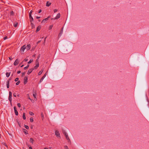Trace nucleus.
<instances>
[{"label":"nucleus","instance_id":"ea45409f","mask_svg":"<svg viewBox=\"0 0 149 149\" xmlns=\"http://www.w3.org/2000/svg\"><path fill=\"white\" fill-rule=\"evenodd\" d=\"M58 10L57 9H55L54 10V13L56 12Z\"/></svg>","mask_w":149,"mask_h":149},{"label":"nucleus","instance_id":"ddd939ff","mask_svg":"<svg viewBox=\"0 0 149 149\" xmlns=\"http://www.w3.org/2000/svg\"><path fill=\"white\" fill-rule=\"evenodd\" d=\"M29 17L30 21L31 22L33 20V17H32L31 15L29 16Z\"/></svg>","mask_w":149,"mask_h":149},{"label":"nucleus","instance_id":"680f3d73","mask_svg":"<svg viewBox=\"0 0 149 149\" xmlns=\"http://www.w3.org/2000/svg\"><path fill=\"white\" fill-rule=\"evenodd\" d=\"M17 96H19V94H18L17 95Z\"/></svg>","mask_w":149,"mask_h":149},{"label":"nucleus","instance_id":"c03bdc74","mask_svg":"<svg viewBox=\"0 0 149 149\" xmlns=\"http://www.w3.org/2000/svg\"><path fill=\"white\" fill-rule=\"evenodd\" d=\"M13 11H12L10 12V14L11 15H13Z\"/></svg>","mask_w":149,"mask_h":149},{"label":"nucleus","instance_id":"f8f14e48","mask_svg":"<svg viewBox=\"0 0 149 149\" xmlns=\"http://www.w3.org/2000/svg\"><path fill=\"white\" fill-rule=\"evenodd\" d=\"M51 3L49 2V1H48L47 2V3H46V6L47 7H49V6H50V5H51Z\"/></svg>","mask_w":149,"mask_h":149},{"label":"nucleus","instance_id":"9d476101","mask_svg":"<svg viewBox=\"0 0 149 149\" xmlns=\"http://www.w3.org/2000/svg\"><path fill=\"white\" fill-rule=\"evenodd\" d=\"M37 63L36 64V65L33 68H32V69H37L38 67L39 66V63Z\"/></svg>","mask_w":149,"mask_h":149},{"label":"nucleus","instance_id":"c85d7f7f","mask_svg":"<svg viewBox=\"0 0 149 149\" xmlns=\"http://www.w3.org/2000/svg\"><path fill=\"white\" fill-rule=\"evenodd\" d=\"M29 66V65H28L27 66L25 67L24 68V69L25 70L26 69H27L28 68Z\"/></svg>","mask_w":149,"mask_h":149},{"label":"nucleus","instance_id":"72a5a7b5","mask_svg":"<svg viewBox=\"0 0 149 149\" xmlns=\"http://www.w3.org/2000/svg\"><path fill=\"white\" fill-rule=\"evenodd\" d=\"M63 133L65 135V134H67L64 130H63Z\"/></svg>","mask_w":149,"mask_h":149},{"label":"nucleus","instance_id":"37998d69","mask_svg":"<svg viewBox=\"0 0 149 149\" xmlns=\"http://www.w3.org/2000/svg\"><path fill=\"white\" fill-rule=\"evenodd\" d=\"M52 27H53V26L52 25H50V26H49V29H51L52 28Z\"/></svg>","mask_w":149,"mask_h":149},{"label":"nucleus","instance_id":"7ed1b4c3","mask_svg":"<svg viewBox=\"0 0 149 149\" xmlns=\"http://www.w3.org/2000/svg\"><path fill=\"white\" fill-rule=\"evenodd\" d=\"M55 134L56 136L58 137H59L60 138V135L59 134V132L57 130H56L55 131Z\"/></svg>","mask_w":149,"mask_h":149},{"label":"nucleus","instance_id":"de8ad7c7","mask_svg":"<svg viewBox=\"0 0 149 149\" xmlns=\"http://www.w3.org/2000/svg\"><path fill=\"white\" fill-rule=\"evenodd\" d=\"M13 96L15 97H16V94L15 93H14L13 94Z\"/></svg>","mask_w":149,"mask_h":149},{"label":"nucleus","instance_id":"09e8293b","mask_svg":"<svg viewBox=\"0 0 149 149\" xmlns=\"http://www.w3.org/2000/svg\"><path fill=\"white\" fill-rule=\"evenodd\" d=\"M47 74V72H46V73L44 75V76H44L45 77H46V76Z\"/></svg>","mask_w":149,"mask_h":149},{"label":"nucleus","instance_id":"58836bf2","mask_svg":"<svg viewBox=\"0 0 149 149\" xmlns=\"http://www.w3.org/2000/svg\"><path fill=\"white\" fill-rule=\"evenodd\" d=\"M7 38H8V37H7V36H5V37H4V38H3V39H4V40H6V39H7Z\"/></svg>","mask_w":149,"mask_h":149},{"label":"nucleus","instance_id":"a211bd4d","mask_svg":"<svg viewBox=\"0 0 149 149\" xmlns=\"http://www.w3.org/2000/svg\"><path fill=\"white\" fill-rule=\"evenodd\" d=\"M45 77L43 76L42 78H41V79H40V81H39V83H40L43 80V79L45 78Z\"/></svg>","mask_w":149,"mask_h":149},{"label":"nucleus","instance_id":"0eeeda50","mask_svg":"<svg viewBox=\"0 0 149 149\" xmlns=\"http://www.w3.org/2000/svg\"><path fill=\"white\" fill-rule=\"evenodd\" d=\"M26 49V45H24L21 48V51L23 52L24 51V50Z\"/></svg>","mask_w":149,"mask_h":149},{"label":"nucleus","instance_id":"4468645a","mask_svg":"<svg viewBox=\"0 0 149 149\" xmlns=\"http://www.w3.org/2000/svg\"><path fill=\"white\" fill-rule=\"evenodd\" d=\"M41 26H38L36 30V32L38 31L40 29Z\"/></svg>","mask_w":149,"mask_h":149},{"label":"nucleus","instance_id":"393cba45","mask_svg":"<svg viewBox=\"0 0 149 149\" xmlns=\"http://www.w3.org/2000/svg\"><path fill=\"white\" fill-rule=\"evenodd\" d=\"M23 118L24 119V120H25L26 119V116H25V114L24 113H23Z\"/></svg>","mask_w":149,"mask_h":149},{"label":"nucleus","instance_id":"2f4dec72","mask_svg":"<svg viewBox=\"0 0 149 149\" xmlns=\"http://www.w3.org/2000/svg\"><path fill=\"white\" fill-rule=\"evenodd\" d=\"M41 117L42 118V119H43L44 118V115H43V113H41Z\"/></svg>","mask_w":149,"mask_h":149},{"label":"nucleus","instance_id":"6e6552de","mask_svg":"<svg viewBox=\"0 0 149 149\" xmlns=\"http://www.w3.org/2000/svg\"><path fill=\"white\" fill-rule=\"evenodd\" d=\"M14 111H15V115L16 116L18 115V113L17 111V110L16 107H14Z\"/></svg>","mask_w":149,"mask_h":149},{"label":"nucleus","instance_id":"4be33fe9","mask_svg":"<svg viewBox=\"0 0 149 149\" xmlns=\"http://www.w3.org/2000/svg\"><path fill=\"white\" fill-rule=\"evenodd\" d=\"M10 73H8V72H6V76L7 77H9V76H10Z\"/></svg>","mask_w":149,"mask_h":149},{"label":"nucleus","instance_id":"a19ab883","mask_svg":"<svg viewBox=\"0 0 149 149\" xmlns=\"http://www.w3.org/2000/svg\"><path fill=\"white\" fill-rule=\"evenodd\" d=\"M25 74V73L24 72V73H23L22 74V77H23Z\"/></svg>","mask_w":149,"mask_h":149},{"label":"nucleus","instance_id":"473e14b6","mask_svg":"<svg viewBox=\"0 0 149 149\" xmlns=\"http://www.w3.org/2000/svg\"><path fill=\"white\" fill-rule=\"evenodd\" d=\"M29 114L31 115H34V113L31 112H29Z\"/></svg>","mask_w":149,"mask_h":149},{"label":"nucleus","instance_id":"bf43d9fd","mask_svg":"<svg viewBox=\"0 0 149 149\" xmlns=\"http://www.w3.org/2000/svg\"><path fill=\"white\" fill-rule=\"evenodd\" d=\"M44 149H48V148H44Z\"/></svg>","mask_w":149,"mask_h":149},{"label":"nucleus","instance_id":"3c124183","mask_svg":"<svg viewBox=\"0 0 149 149\" xmlns=\"http://www.w3.org/2000/svg\"><path fill=\"white\" fill-rule=\"evenodd\" d=\"M29 149H32V148L31 147V146H30V147H29Z\"/></svg>","mask_w":149,"mask_h":149},{"label":"nucleus","instance_id":"a18cd8bd","mask_svg":"<svg viewBox=\"0 0 149 149\" xmlns=\"http://www.w3.org/2000/svg\"><path fill=\"white\" fill-rule=\"evenodd\" d=\"M47 38V37H45L44 39V44L45 42V41H46V38Z\"/></svg>","mask_w":149,"mask_h":149},{"label":"nucleus","instance_id":"4d7b16f0","mask_svg":"<svg viewBox=\"0 0 149 149\" xmlns=\"http://www.w3.org/2000/svg\"><path fill=\"white\" fill-rule=\"evenodd\" d=\"M41 41L40 40V41H38L37 42V43H40V42Z\"/></svg>","mask_w":149,"mask_h":149},{"label":"nucleus","instance_id":"1a4fd4ad","mask_svg":"<svg viewBox=\"0 0 149 149\" xmlns=\"http://www.w3.org/2000/svg\"><path fill=\"white\" fill-rule=\"evenodd\" d=\"M33 95L35 98V100H37V98H36V92L33 91Z\"/></svg>","mask_w":149,"mask_h":149},{"label":"nucleus","instance_id":"8fccbe9b","mask_svg":"<svg viewBox=\"0 0 149 149\" xmlns=\"http://www.w3.org/2000/svg\"><path fill=\"white\" fill-rule=\"evenodd\" d=\"M21 72V71H17V73L19 74Z\"/></svg>","mask_w":149,"mask_h":149},{"label":"nucleus","instance_id":"13d9d810","mask_svg":"<svg viewBox=\"0 0 149 149\" xmlns=\"http://www.w3.org/2000/svg\"><path fill=\"white\" fill-rule=\"evenodd\" d=\"M32 56H33V57H35V55H33Z\"/></svg>","mask_w":149,"mask_h":149},{"label":"nucleus","instance_id":"603ef678","mask_svg":"<svg viewBox=\"0 0 149 149\" xmlns=\"http://www.w3.org/2000/svg\"><path fill=\"white\" fill-rule=\"evenodd\" d=\"M40 18V17L37 16V17H36V18H37V19H39V18Z\"/></svg>","mask_w":149,"mask_h":149},{"label":"nucleus","instance_id":"79ce46f5","mask_svg":"<svg viewBox=\"0 0 149 149\" xmlns=\"http://www.w3.org/2000/svg\"><path fill=\"white\" fill-rule=\"evenodd\" d=\"M17 105L19 107H20V104L19 103L17 104Z\"/></svg>","mask_w":149,"mask_h":149},{"label":"nucleus","instance_id":"412c9836","mask_svg":"<svg viewBox=\"0 0 149 149\" xmlns=\"http://www.w3.org/2000/svg\"><path fill=\"white\" fill-rule=\"evenodd\" d=\"M28 60V59H27L26 58H25V59H24V60L22 61V62L20 64H20H21L22 63H23L24 61V62H26Z\"/></svg>","mask_w":149,"mask_h":149},{"label":"nucleus","instance_id":"864d4df0","mask_svg":"<svg viewBox=\"0 0 149 149\" xmlns=\"http://www.w3.org/2000/svg\"><path fill=\"white\" fill-rule=\"evenodd\" d=\"M28 99L31 100V101H32V100L30 98L29 96L28 97Z\"/></svg>","mask_w":149,"mask_h":149},{"label":"nucleus","instance_id":"9b49d317","mask_svg":"<svg viewBox=\"0 0 149 149\" xmlns=\"http://www.w3.org/2000/svg\"><path fill=\"white\" fill-rule=\"evenodd\" d=\"M34 70V69H31L29 70L28 71L27 74H30V73H31L33 71V70Z\"/></svg>","mask_w":149,"mask_h":149},{"label":"nucleus","instance_id":"7c9ffc66","mask_svg":"<svg viewBox=\"0 0 149 149\" xmlns=\"http://www.w3.org/2000/svg\"><path fill=\"white\" fill-rule=\"evenodd\" d=\"M24 127H25L27 129H29V127L28 126L26 125H24Z\"/></svg>","mask_w":149,"mask_h":149},{"label":"nucleus","instance_id":"5fc2aeb1","mask_svg":"<svg viewBox=\"0 0 149 149\" xmlns=\"http://www.w3.org/2000/svg\"><path fill=\"white\" fill-rule=\"evenodd\" d=\"M50 16H49L47 18H47V20H48L50 18Z\"/></svg>","mask_w":149,"mask_h":149},{"label":"nucleus","instance_id":"aec40b11","mask_svg":"<svg viewBox=\"0 0 149 149\" xmlns=\"http://www.w3.org/2000/svg\"><path fill=\"white\" fill-rule=\"evenodd\" d=\"M65 137H66V139L68 140H69V141L70 140L69 138V137L68 136V135L67 134H65Z\"/></svg>","mask_w":149,"mask_h":149},{"label":"nucleus","instance_id":"c756f323","mask_svg":"<svg viewBox=\"0 0 149 149\" xmlns=\"http://www.w3.org/2000/svg\"><path fill=\"white\" fill-rule=\"evenodd\" d=\"M2 144L4 145L7 148H8V146L7 145V144L4 142H3L2 143Z\"/></svg>","mask_w":149,"mask_h":149},{"label":"nucleus","instance_id":"b1692460","mask_svg":"<svg viewBox=\"0 0 149 149\" xmlns=\"http://www.w3.org/2000/svg\"><path fill=\"white\" fill-rule=\"evenodd\" d=\"M47 20V18H45V19H44L42 21V22H46Z\"/></svg>","mask_w":149,"mask_h":149},{"label":"nucleus","instance_id":"f3484780","mask_svg":"<svg viewBox=\"0 0 149 149\" xmlns=\"http://www.w3.org/2000/svg\"><path fill=\"white\" fill-rule=\"evenodd\" d=\"M7 87L8 88H9V81H8L7 82Z\"/></svg>","mask_w":149,"mask_h":149},{"label":"nucleus","instance_id":"bb28decb","mask_svg":"<svg viewBox=\"0 0 149 149\" xmlns=\"http://www.w3.org/2000/svg\"><path fill=\"white\" fill-rule=\"evenodd\" d=\"M30 121L31 122H32L33 121V118L32 117H31L30 118Z\"/></svg>","mask_w":149,"mask_h":149},{"label":"nucleus","instance_id":"cd10ccee","mask_svg":"<svg viewBox=\"0 0 149 149\" xmlns=\"http://www.w3.org/2000/svg\"><path fill=\"white\" fill-rule=\"evenodd\" d=\"M17 24H18L16 22V23H15V24H14V26L15 27H16L17 26Z\"/></svg>","mask_w":149,"mask_h":149},{"label":"nucleus","instance_id":"423d86ee","mask_svg":"<svg viewBox=\"0 0 149 149\" xmlns=\"http://www.w3.org/2000/svg\"><path fill=\"white\" fill-rule=\"evenodd\" d=\"M31 48V45L30 44L28 45L27 46L26 45V49L28 51Z\"/></svg>","mask_w":149,"mask_h":149},{"label":"nucleus","instance_id":"f03ea898","mask_svg":"<svg viewBox=\"0 0 149 149\" xmlns=\"http://www.w3.org/2000/svg\"><path fill=\"white\" fill-rule=\"evenodd\" d=\"M60 16H61L60 14L59 13H58L57 14V15L56 16V17L54 18H53L52 19H54V20L58 19L60 17Z\"/></svg>","mask_w":149,"mask_h":149},{"label":"nucleus","instance_id":"6e6d98bb","mask_svg":"<svg viewBox=\"0 0 149 149\" xmlns=\"http://www.w3.org/2000/svg\"><path fill=\"white\" fill-rule=\"evenodd\" d=\"M31 25L33 27V23H32L31 22Z\"/></svg>","mask_w":149,"mask_h":149},{"label":"nucleus","instance_id":"f704fd0d","mask_svg":"<svg viewBox=\"0 0 149 149\" xmlns=\"http://www.w3.org/2000/svg\"><path fill=\"white\" fill-rule=\"evenodd\" d=\"M20 82L19 81H18L16 83V85H19Z\"/></svg>","mask_w":149,"mask_h":149},{"label":"nucleus","instance_id":"6ab92c4d","mask_svg":"<svg viewBox=\"0 0 149 149\" xmlns=\"http://www.w3.org/2000/svg\"><path fill=\"white\" fill-rule=\"evenodd\" d=\"M33 61V59H31L28 62V64H29L30 63H31V62H32Z\"/></svg>","mask_w":149,"mask_h":149},{"label":"nucleus","instance_id":"49530a36","mask_svg":"<svg viewBox=\"0 0 149 149\" xmlns=\"http://www.w3.org/2000/svg\"><path fill=\"white\" fill-rule=\"evenodd\" d=\"M42 12V10L41 9H40L39 10L38 13H40Z\"/></svg>","mask_w":149,"mask_h":149},{"label":"nucleus","instance_id":"0e129e2a","mask_svg":"<svg viewBox=\"0 0 149 149\" xmlns=\"http://www.w3.org/2000/svg\"><path fill=\"white\" fill-rule=\"evenodd\" d=\"M9 59H11V58H9Z\"/></svg>","mask_w":149,"mask_h":149},{"label":"nucleus","instance_id":"20e7f679","mask_svg":"<svg viewBox=\"0 0 149 149\" xmlns=\"http://www.w3.org/2000/svg\"><path fill=\"white\" fill-rule=\"evenodd\" d=\"M27 80H28V78L26 77H24V84H26L27 83Z\"/></svg>","mask_w":149,"mask_h":149},{"label":"nucleus","instance_id":"39448f33","mask_svg":"<svg viewBox=\"0 0 149 149\" xmlns=\"http://www.w3.org/2000/svg\"><path fill=\"white\" fill-rule=\"evenodd\" d=\"M19 60L18 59H17L15 61L14 63V65H17L19 63Z\"/></svg>","mask_w":149,"mask_h":149},{"label":"nucleus","instance_id":"4c0bfd02","mask_svg":"<svg viewBox=\"0 0 149 149\" xmlns=\"http://www.w3.org/2000/svg\"><path fill=\"white\" fill-rule=\"evenodd\" d=\"M33 11L32 10H31L29 13V16H30L31 15Z\"/></svg>","mask_w":149,"mask_h":149},{"label":"nucleus","instance_id":"2eb2a0df","mask_svg":"<svg viewBox=\"0 0 149 149\" xmlns=\"http://www.w3.org/2000/svg\"><path fill=\"white\" fill-rule=\"evenodd\" d=\"M23 132L25 134H28L27 131L26 129H23Z\"/></svg>","mask_w":149,"mask_h":149},{"label":"nucleus","instance_id":"dca6fc26","mask_svg":"<svg viewBox=\"0 0 149 149\" xmlns=\"http://www.w3.org/2000/svg\"><path fill=\"white\" fill-rule=\"evenodd\" d=\"M34 140L32 138H30V142L32 144L34 142Z\"/></svg>","mask_w":149,"mask_h":149},{"label":"nucleus","instance_id":"f257e3e1","mask_svg":"<svg viewBox=\"0 0 149 149\" xmlns=\"http://www.w3.org/2000/svg\"><path fill=\"white\" fill-rule=\"evenodd\" d=\"M12 93L11 91H9L8 100L10 101V103L11 104H12Z\"/></svg>","mask_w":149,"mask_h":149},{"label":"nucleus","instance_id":"5701e85b","mask_svg":"<svg viewBox=\"0 0 149 149\" xmlns=\"http://www.w3.org/2000/svg\"><path fill=\"white\" fill-rule=\"evenodd\" d=\"M43 72V70H41L38 73V75H40L42 74Z\"/></svg>","mask_w":149,"mask_h":149},{"label":"nucleus","instance_id":"e433bc0d","mask_svg":"<svg viewBox=\"0 0 149 149\" xmlns=\"http://www.w3.org/2000/svg\"><path fill=\"white\" fill-rule=\"evenodd\" d=\"M64 148L65 149H69L68 147L66 146H64Z\"/></svg>","mask_w":149,"mask_h":149},{"label":"nucleus","instance_id":"c9c22d12","mask_svg":"<svg viewBox=\"0 0 149 149\" xmlns=\"http://www.w3.org/2000/svg\"><path fill=\"white\" fill-rule=\"evenodd\" d=\"M19 80V78H16L15 79V81H18V80Z\"/></svg>","mask_w":149,"mask_h":149},{"label":"nucleus","instance_id":"a878e982","mask_svg":"<svg viewBox=\"0 0 149 149\" xmlns=\"http://www.w3.org/2000/svg\"><path fill=\"white\" fill-rule=\"evenodd\" d=\"M40 57V56H38V58H37V60H36V63H38V59Z\"/></svg>","mask_w":149,"mask_h":149},{"label":"nucleus","instance_id":"052dcab7","mask_svg":"<svg viewBox=\"0 0 149 149\" xmlns=\"http://www.w3.org/2000/svg\"><path fill=\"white\" fill-rule=\"evenodd\" d=\"M24 65H22V66H21V67H22Z\"/></svg>","mask_w":149,"mask_h":149},{"label":"nucleus","instance_id":"e2e57ef3","mask_svg":"<svg viewBox=\"0 0 149 149\" xmlns=\"http://www.w3.org/2000/svg\"><path fill=\"white\" fill-rule=\"evenodd\" d=\"M62 30L61 31V32H63V28L62 29Z\"/></svg>","mask_w":149,"mask_h":149}]
</instances>
